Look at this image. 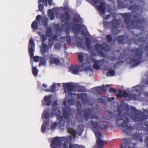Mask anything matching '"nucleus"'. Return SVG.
<instances>
[{
	"label": "nucleus",
	"mask_w": 148,
	"mask_h": 148,
	"mask_svg": "<svg viewBox=\"0 0 148 148\" xmlns=\"http://www.w3.org/2000/svg\"><path fill=\"white\" fill-rule=\"evenodd\" d=\"M118 7L121 8H127L136 14L133 16L134 18H140L137 20H130L131 17L130 13L127 12L121 13V16L124 18V22L126 25V28L129 29H139L143 31L144 27L141 25H138L139 24H142L145 22V18L140 14L143 12V9L140 6L135 4L129 6L128 5H125L121 0H117Z\"/></svg>",
	"instance_id": "1"
},
{
	"label": "nucleus",
	"mask_w": 148,
	"mask_h": 148,
	"mask_svg": "<svg viewBox=\"0 0 148 148\" xmlns=\"http://www.w3.org/2000/svg\"><path fill=\"white\" fill-rule=\"evenodd\" d=\"M148 110H145L142 112L138 110L132 113L131 115V118L135 121H140L143 122L145 121L144 124L146 126V128L143 127L139 128V130H145L147 134V136L145 139V143L146 146L145 147L148 148ZM135 145L131 143V140L129 138L127 139L125 143H123L121 145L120 148H136Z\"/></svg>",
	"instance_id": "2"
},
{
	"label": "nucleus",
	"mask_w": 148,
	"mask_h": 148,
	"mask_svg": "<svg viewBox=\"0 0 148 148\" xmlns=\"http://www.w3.org/2000/svg\"><path fill=\"white\" fill-rule=\"evenodd\" d=\"M129 114L127 112L123 113V116L122 114L119 112L115 116L116 125L119 127H121L123 128L125 127L127 130L130 129L129 132L132 130H138V124L134 125L131 128L132 125L129 123L128 116Z\"/></svg>",
	"instance_id": "3"
},
{
	"label": "nucleus",
	"mask_w": 148,
	"mask_h": 148,
	"mask_svg": "<svg viewBox=\"0 0 148 148\" xmlns=\"http://www.w3.org/2000/svg\"><path fill=\"white\" fill-rule=\"evenodd\" d=\"M130 94H128L125 91L123 92V95L125 98H127V100H130L131 99L137 100L140 98L141 94V92L140 90L139 86L138 85L133 87L132 90L131 91Z\"/></svg>",
	"instance_id": "4"
},
{
	"label": "nucleus",
	"mask_w": 148,
	"mask_h": 148,
	"mask_svg": "<svg viewBox=\"0 0 148 148\" xmlns=\"http://www.w3.org/2000/svg\"><path fill=\"white\" fill-rule=\"evenodd\" d=\"M133 51L135 52V55L133 57L130 59L129 64L132 66L134 67L138 65L141 63L143 51L138 48H136Z\"/></svg>",
	"instance_id": "5"
},
{
	"label": "nucleus",
	"mask_w": 148,
	"mask_h": 148,
	"mask_svg": "<svg viewBox=\"0 0 148 148\" xmlns=\"http://www.w3.org/2000/svg\"><path fill=\"white\" fill-rule=\"evenodd\" d=\"M95 49L98 54L103 57H105V55L102 50L106 52L110 50L109 46L105 43H103L101 44L99 43L96 44L95 45Z\"/></svg>",
	"instance_id": "6"
},
{
	"label": "nucleus",
	"mask_w": 148,
	"mask_h": 148,
	"mask_svg": "<svg viewBox=\"0 0 148 148\" xmlns=\"http://www.w3.org/2000/svg\"><path fill=\"white\" fill-rule=\"evenodd\" d=\"M90 125L92 128L93 131L94 132V130L100 131L99 129H106L108 127V122L107 121H99L98 123L97 121H94L91 120L90 121Z\"/></svg>",
	"instance_id": "7"
},
{
	"label": "nucleus",
	"mask_w": 148,
	"mask_h": 148,
	"mask_svg": "<svg viewBox=\"0 0 148 148\" xmlns=\"http://www.w3.org/2000/svg\"><path fill=\"white\" fill-rule=\"evenodd\" d=\"M63 116H58V119L60 123V126L61 125L62 127H64V123H61V122L63 121V118L66 120L70 121V116L71 115L72 112L71 109L69 107H67L66 109H63Z\"/></svg>",
	"instance_id": "8"
},
{
	"label": "nucleus",
	"mask_w": 148,
	"mask_h": 148,
	"mask_svg": "<svg viewBox=\"0 0 148 148\" xmlns=\"http://www.w3.org/2000/svg\"><path fill=\"white\" fill-rule=\"evenodd\" d=\"M35 43L32 39H30L29 41V44L28 45V52L29 53L30 57L33 58L34 62H35L39 61L40 57L38 56H34V51L35 49Z\"/></svg>",
	"instance_id": "9"
},
{
	"label": "nucleus",
	"mask_w": 148,
	"mask_h": 148,
	"mask_svg": "<svg viewBox=\"0 0 148 148\" xmlns=\"http://www.w3.org/2000/svg\"><path fill=\"white\" fill-rule=\"evenodd\" d=\"M94 110V108H92L83 109L84 117L85 121H88L90 117L91 119H98V117L96 115L94 114L91 115V114L93 112Z\"/></svg>",
	"instance_id": "10"
},
{
	"label": "nucleus",
	"mask_w": 148,
	"mask_h": 148,
	"mask_svg": "<svg viewBox=\"0 0 148 148\" xmlns=\"http://www.w3.org/2000/svg\"><path fill=\"white\" fill-rule=\"evenodd\" d=\"M94 133L97 138L96 143L97 146H95L94 148H103V146L106 144V142L104 143V141L101 139L102 137V133L100 131L94 130Z\"/></svg>",
	"instance_id": "11"
},
{
	"label": "nucleus",
	"mask_w": 148,
	"mask_h": 148,
	"mask_svg": "<svg viewBox=\"0 0 148 148\" xmlns=\"http://www.w3.org/2000/svg\"><path fill=\"white\" fill-rule=\"evenodd\" d=\"M83 67L82 64L81 65H72L69 68V71L73 74H77L79 71H83Z\"/></svg>",
	"instance_id": "12"
},
{
	"label": "nucleus",
	"mask_w": 148,
	"mask_h": 148,
	"mask_svg": "<svg viewBox=\"0 0 148 148\" xmlns=\"http://www.w3.org/2000/svg\"><path fill=\"white\" fill-rule=\"evenodd\" d=\"M63 87L64 88V92H65V89L67 90V92L69 95H71L72 91L75 92V86L73 85L71 83H63Z\"/></svg>",
	"instance_id": "13"
},
{
	"label": "nucleus",
	"mask_w": 148,
	"mask_h": 148,
	"mask_svg": "<svg viewBox=\"0 0 148 148\" xmlns=\"http://www.w3.org/2000/svg\"><path fill=\"white\" fill-rule=\"evenodd\" d=\"M70 18V15L67 11H65L63 14H61L60 16L61 21L62 23H65L64 26L66 25L67 27L69 25V21Z\"/></svg>",
	"instance_id": "14"
},
{
	"label": "nucleus",
	"mask_w": 148,
	"mask_h": 148,
	"mask_svg": "<svg viewBox=\"0 0 148 148\" xmlns=\"http://www.w3.org/2000/svg\"><path fill=\"white\" fill-rule=\"evenodd\" d=\"M134 39L131 38L129 40V37L125 35H119L117 38V40L118 43L122 45L128 43L130 42V40H132Z\"/></svg>",
	"instance_id": "15"
},
{
	"label": "nucleus",
	"mask_w": 148,
	"mask_h": 148,
	"mask_svg": "<svg viewBox=\"0 0 148 148\" xmlns=\"http://www.w3.org/2000/svg\"><path fill=\"white\" fill-rule=\"evenodd\" d=\"M62 140L60 138L57 137L53 138L52 140L51 143L53 145L60 147L61 145Z\"/></svg>",
	"instance_id": "16"
},
{
	"label": "nucleus",
	"mask_w": 148,
	"mask_h": 148,
	"mask_svg": "<svg viewBox=\"0 0 148 148\" xmlns=\"http://www.w3.org/2000/svg\"><path fill=\"white\" fill-rule=\"evenodd\" d=\"M60 62V61L58 58H56L53 56H50V60L49 64L50 65L55 64L57 65Z\"/></svg>",
	"instance_id": "17"
},
{
	"label": "nucleus",
	"mask_w": 148,
	"mask_h": 148,
	"mask_svg": "<svg viewBox=\"0 0 148 148\" xmlns=\"http://www.w3.org/2000/svg\"><path fill=\"white\" fill-rule=\"evenodd\" d=\"M77 97L78 99H81L82 102L84 104H86L87 99V95L86 93L77 94Z\"/></svg>",
	"instance_id": "18"
},
{
	"label": "nucleus",
	"mask_w": 148,
	"mask_h": 148,
	"mask_svg": "<svg viewBox=\"0 0 148 148\" xmlns=\"http://www.w3.org/2000/svg\"><path fill=\"white\" fill-rule=\"evenodd\" d=\"M98 9L100 14H103L105 13V10L104 3L102 2L100 3L99 6H98Z\"/></svg>",
	"instance_id": "19"
},
{
	"label": "nucleus",
	"mask_w": 148,
	"mask_h": 148,
	"mask_svg": "<svg viewBox=\"0 0 148 148\" xmlns=\"http://www.w3.org/2000/svg\"><path fill=\"white\" fill-rule=\"evenodd\" d=\"M95 90H96L98 92L102 91L106 92L107 89H106L105 86L104 85H103L102 86H98L93 88Z\"/></svg>",
	"instance_id": "20"
},
{
	"label": "nucleus",
	"mask_w": 148,
	"mask_h": 148,
	"mask_svg": "<svg viewBox=\"0 0 148 148\" xmlns=\"http://www.w3.org/2000/svg\"><path fill=\"white\" fill-rule=\"evenodd\" d=\"M42 48L41 49V53L42 55L45 54V52H47L48 51V45L42 42Z\"/></svg>",
	"instance_id": "21"
},
{
	"label": "nucleus",
	"mask_w": 148,
	"mask_h": 148,
	"mask_svg": "<svg viewBox=\"0 0 148 148\" xmlns=\"http://www.w3.org/2000/svg\"><path fill=\"white\" fill-rule=\"evenodd\" d=\"M82 112H81V113L79 112H77V113L75 116L76 119L79 123H82L83 122V117L81 114Z\"/></svg>",
	"instance_id": "22"
},
{
	"label": "nucleus",
	"mask_w": 148,
	"mask_h": 148,
	"mask_svg": "<svg viewBox=\"0 0 148 148\" xmlns=\"http://www.w3.org/2000/svg\"><path fill=\"white\" fill-rule=\"evenodd\" d=\"M133 138L136 140L139 141L141 142L143 141V139L139 133H135L133 136Z\"/></svg>",
	"instance_id": "23"
},
{
	"label": "nucleus",
	"mask_w": 148,
	"mask_h": 148,
	"mask_svg": "<svg viewBox=\"0 0 148 148\" xmlns=\"http://www.w3.org/2000/svg\"><path fill=\"white\" fill-rule=\"evenodd\" d=\"M107 115L106 116L107 119H112L114 117L115 114L114 113L110 111H107Z\"/></svg>",
	"instance_id": "24"
},
{
	"label": "nucleus",
	"mask_w": 148,
	"mask_h": 148,
	"mask_svg": "<svg viewBox=\"0 0 148 148\" xmlns=\"http://www.w3.org/2000/svg\"><path fill=\"white\" fill-rule=\"evenodd\" d=\"M108 99V97L105 96H102L98 99V101L102 103L105 104Z\"/></svg>",
	"instance_id": "25"
},
{
	"label": "nucleus",
	"mask_w": 148,
	"mask_h": 148,
	"mask_svg": "<svg viewBox=\"0 0 148 148\" xmlns=\"http://www.w3.org/2000/svg\"><path fill=\"white\" fill-rule=\"evenodd\" d=\"M81 28V25L80 24H75L74 27L73 28V32H75L76 33L79 31Z\"/></svg>",
	"instance_id": "26"
},
{
	"label": "nucleus",
	"mask_w": 148,
	"mask_h": 148,
	"mask_svg": "<svg viewBox=\"0 0 148 148\" xmlns=\"http://www.w3.org/2000/svg\"><path fill=\"white\" fill-rule=\"evenodd\" d=\"M67 130L69 133L71 134L73 137H75L76 132L75 129L73 128L69 127L68 128Z\"/></svg>",
	"instance_id": "27"
},
{
	"label": "nucleus",
	"mask_w": 148,
	"mask_h": 148,
	"mask_svg": "<svg viewBox=\"0 0 148 148\" xmlns=\"http://www.w3.org/2000/svg\"><path fill=\"white\" fill-rule=\"evenodd\" d=\"M47 29L46 32V35L49 37H51L52 35V31L51 27H48L46 28Z\"/></svg>",
	"instance_id": "28"
},
{
	"label": "nucleus",
	"mask_w": 148,
	"mask_h": 148,
	"mask_svg": "<svg viewBox=\"0 0 148 148\" xmlns=\"http://www.w3.org/2000/svg\"><path fill=\"white\" fill-rule=\"evenodd\" d=\"M49 122V120L48 121H45L43 123L42 125L41 126V131L43 133H44L46 131V126L48 125Z\"/></svg>",
	"instance_id": "29"
},
{
	"label": "nucleus",
	"mask_w": 148,
	"mask_h": 148,
	"mask_svg": "<svg viewBox=\"0 0 148 148\" xmlns=\"http://www.w3.org/2000/svg\"><path fill=\"white\" fill-rule=\"evenodd\" d=\"M145 41L144 37H143L136 40L135 42L136 45H138L140 43H144Z\"/></svg>",
	"instance_id": "30"
},
{
	"label": "nucleus",
	"mask_w": 148,
	"mask_h": 148,
	"mask_svg": "<svg viewBox=\"0 0 148 148\" xmlns=\"http://www.w3.org/2000/svg\"><path fill=\"white\" fill-rule=\"evenodd\" d=\"M107 66L106 69L108 71V73H107L106 74H115L114 70L112 69V68L109 66Z\"/></svg>",
	"instance_id": "31"
},
{
	"label": "nucleus",
	"mask_w": 148,
	"mask_h": 148,
	"mask_svg": "<svg viewBox=\"0 0 148 148\" xmlns=\"http://www.w3.org/2000/svg\"><path fill=\"white\" fill-rule=\"evenodd\" d=\"M84 129V126L82 125H79L77 127L78 131L80 132L78 133V135L80 136L81 135L82 132H83Z\"/></svg>",
	"instance_id": "32"
},
{
	"label": "nucleus",
	"mask_w": 148,
	"mask_h": 148,
	"mask_svg": "<svg viewBox=\"0 0 148 148\" xmlns=\"http://www.w3.org/2000/svg\"><path fill=\"white\" fill-rule=\"evenodd\" d=\"M77 112L80 113L82 112V105L80 102L79 101L77 102Z\"/></svg>",
	"instance_id": "33"
},
{
	"label": "nucleus",
	"mask_w": 148,
	"mask_h": 148,
	"mask_svg": "<svg viewBox=\"0 0 148 148\" xmlns=\"http://www.w3.org/2000/svg\"><path fill=\"white\" fill-rule=\"evenodd\" d=\"M53 27L57 32L59 33L62 32V28L60 27L59 24H55L53 25Z\"/></svg>",
	"instance_id": "34"
},
{
	"label": "nucleus",
	"mask_w": 148,
	"mask_h": 148,
	"mask_svg": "<svg viewBox=\"0 0 148 148\" xmlns=\"http://www.w3.org/2000/svg\"><path fill=\"white\" fill-rule=\"evenodd\" d=\"M42 22L44 23V25L45 27L46 28H47L48 23L49 21L48 18L44 17L42 19Z\"/></svg>",
	"instance_id": "35"
},
{
	"label": "nucleus",
	"mask_w": 148,
	"mask_h": 148,
	"mask_svg": "<svg viewBox=\"0 0 148 148\" xmlns=\"http://www.w3.org/2000/svg\"><path fill=\"white\" fill-rule=\"evenodd\" d=\"M31 27L34 29H37L38 27V23L36 21H34L31 24Z\"/></svg>",
	"instance_id": "36"
},
{
	"label": "nucleus",
	"mask_w": 148,
	"mask_h": 148,
	"mask_svg": "<svg viewBox=\"0 0 148 148\" xmlns=\"http://www.w3.org/2000/svg\"><path fill=\"white\" fill-rule=\"evenodd\" d=\"M85 45L86 48H89L90 46V39L88 37L85 38Z\"/></svg>",
	"instance_id": "37"
},
{
	"label": "nucleus",
	"mask_w": 148,
	"mask_h": 148,
	"mask_svg": "<svg viewBox=\"0 0 148 148\" xmlns=\"http://www.w3.org/2000/svg\"><path fill=\"white\" fill-rule=\"evenodd\" d=\"M46 60L44 58L40 57V62L39 64V66H44L46 64Z\"/></svg>",
	"instance_id": "38"
},
{
	"label": "nucleus",
	"mask_w": 148,
	"mask_h": 148,
	"mask_svg": "<svg viewBox=\"0 0 148 148\" xmlns=\"http://www.w3.org/2000/svg\"><path fill=\"white\" fill-rule=\"evenodd\" d=\"M84 57L83 54L82 53L80 52L78 53V58L79 62H82L83 60Z\"/></svg>",
	"instance_id": "39"
},
{
	"label": "nucleus",
	"mask_w": 148,
	"mask_h": 148,
	"mask_svg": "<svg viewBox=\"0 0 148 148\" xmlns=\"http://www.w3.org/2000/svg\"><path fill=\"white\" fill-rule=\"evenodd\" d=\"M112 26L114 28H116V26L119 25L118 21L116 19H114L112 21Z\"/></svg>",
	"instance_id": "40"
},
{
	"label": "nucleus",
	"mask_w": 148,
	"mask_h": 148,
	"mask_svg": "<svg viewBox=\"0 0 148 148\" xmlns=\"http://www.w3.org/2000/svg\"><path fill=\"white\" fill-rule=\"evenodd\" d=\"M95 60L100 66L103 65L105 63V60L104 59H103L100 60Z\"/></svg>",
	"instance_id": "41"
},
{
	"label": "nucleus",
	"mask_w": 148,
	"mask_h": 148,
	"mask_svg": "<svg viewBox=\"0 0 148 148\" xmlns=\"http://www.w3.org/2000/svg\"><path fill=\"white\" fill-rule=\"evenodd\" d=\"M43 1H44V0H38V10L40 11H42L44 8V6L43 5L40 4V3Z\"/></svg>",
	"instance_id": "42"
},
{
	"label": "nucleus",
	"mask_w": 148,
	"mask_h": 148,
	"mask_svg": "<svg viewBox=\"0 0 148 148\" xmlns=\"http://www.w3.org/2000/svg\"><path fill=\"white\" fill-rule=\"evenodd\" d=\"M94 63L95 64H93V66L94 69L97 70H99L100 68V66L97 63V62L95 60L94 62Z\"/></svg>",
	"instance_id": "43"
},
{
	"label": "nucleus",
	"mask_w": 148,
	"mask_h": 148,
	"mask_svg": "<svg viewBox=\"0 0 148 148\" xmlns=\"http://www.w3.org/2000/svg\"><path fill=\"white\" fill-rule=\"evenodd\" d=\"M56 84L53 83V84L51 86L50 88V91L51 92H54L56 90Z\"/></svg>",
	"instance_id": "44"
},
{
	"label": "nucleus",
	"mask_w": 148,
	"mask_h": 148,
	"mask_svg": "<svg viewBox=\"0 0 148 148\" xmlns=\"http://www.w3.org/2000/svg\"><path fill=\"white\" fill-rule=\"evenodd\" d=\"M82 19L80 17H74L73 18V21L75 23L80 22L81 21Z\"/></svg>",
	"instance_id": "45"
},
{
	"label": "nucleus",
	"mask_w": 148,
	"mask_h": 148,
	"mask_svg": "<svg viewBox=\"0 0 148 148\" xmlns=\"http://www.w3.org/2000/svg\"><path fill=\"white\" fill-rule=\"evenodd\" d=\"M77 91L78 92H85V89L84 87L82 86L79 87L77 89Z\"/></svg>",
	"instance_id": "46"
},
{
	"label": "nucleus",
	"mask_w": 148,
	"mask_h": 148,
	"mask_svg": "<svg viewBox=\"0 0 148 148\" xmlns=\"http://www.w3.org/2000/svg\"><path fill=\"white\" fill-rule=\"evenodd\" d=\"M106 38L108 42H111L112 40V36L110 35H107L106 36Z\"/></svg>",
	"instance_id": "47"
},
{
	"label": "nucleus",
	"mask_w": 148,
	"mask_h": 148,
	"mask_svg": "<svg viewBox=\"0 0 148 148\" xmlns=\"http://www.w3.org/2000/svg\"><path fill=\"white\" fill-rule=\"evenodd\" d=\"M61 45L60 43H56L54 45V47L56 49H60Z\"/></svg>",
	"instance_id": "48"
},
{
	"label": "nucleus",
	"mask_w": 148,
	"mask_h": 148,
	"mask_svg": "<svg viewBox=\"0 0 148 148\" xmlns=\"http://www.w3.org/2000/svg\"><path fill=\"white\" fill-rule=\"evenodd\" d=\"M49 11L51 12V13H49V19L50 20H53L55 18L54 15L51 10H49Z\"/></svg>",
	"instance_id": "49"
},
{
	"label": "nucleus",
	"mask_w": 148,
	"mask_h": 148,
	"mask_svg": "<svg viewBox=\"0 0 148 148\" xmlns=\"http://www.w3.org/2000/svg\"><path fill=\"white\" fill-rule=\"evenodd\" d=\"M69 148H79V145L76 144L72 145L70 143L69 145Z\"/></svg>",
	"instance_id": "50"
},
{
	"label": "nucleus",
	"mask_w": 148,
	"mask_h": 148,
	"mask_svg": "<svg viewBox=\"0 0 148 148\" xmlns=\"http://www.w3.org/2000/svg\"><path fill=\"white\" fill-rule=\"evenodd\" d=\"M44 117L43 118L47 119H49L50 117V115L47 112H46L44 114Z\"/></svg>",
	"instance_id": "51"
},
{
	"label": "nucleus",
	"mask_w": 148,
	"mask_h": 148,
	"mask_svg": "<svg viewBox=\"0 0 148 148\" xmlns=\"http://www.w3.org/2000/svg\"><path fill=\"white\" fill-rule=\"evenodd\" d=\"M58 124V123L56 122H54L53 123L51 126V130H54L57 126Z\"/></svg>",
	"instance_id": "52"
},
{
	"label": "nucleus",
	"mask_w": 148,
	"mask_h": 148,
	"mask_svg": "<svg viewBox=\"0 0 148 148\" xmlns=\"http://www.w3.org/2000/svg\"><path fill=\"white\" fill-rule=\"evenodd\" d=\"M66 41L69 44H70L71 42V38L70 36L66 35Z\"/></svg>",
	"instance_id": "53"
},
{
	"label": "nucleus",
	"mask_w": 148,
	"mask_h": 148,
	"mask_svg": "<svg viewBox=\"0 0 148 148\" xmlns=\"http://www.w3.org/2000/svg\"><path fill=\"white\" fill-rule=\"evenodd\" d=\"M109 92H110L116 93L117 92L116 89L113 88H110L109 89Z\"/></svg>",
	"instance_id": "54"
},
{
	"label": "nucleus",
	"mask_w": 148,
	"mask_h": 148,
	"mask_svg": "<svg viewBox=\"0 0 148 148\" xmlns=\"http://www.w3.org/2000/svg\"><path fill=\"white\" fill-rule=\"evenodd\" d=\"M32 71L33 74H37L38 73V71L37 68L34 67L32 69Z\"/></svg>",
	"instance_id": "55"
},
{
	"label": "nucleus",
	"mask_w": 148,
	"mask_h": 148,
	"mask_svg": "<svg viewBox=\"0 0 148 148\" xmlns=\"http://www.w3.org/2000/svg\"><path fill=\"white\" fill-rule=\"evenodd\" d=\"M42 42H44L47 39V36L45 34H42L41 36Z\"/></svg>",
	"instance_id": "56"
},
{
	"label": "nucleus",
	"mask_w": 148,
	"mask_h": 148,
	"mask_svg": "<svg viewBox=\"0 0 148 148\" xmlns=\"http://www.w3.org/2000/svg\"><path fill=\"white\" fill-rule=\"evenodd\" d=\"M52 111L55 113H57L59 111L58 108L56 107H54L52 109Z\"/></svg>",
	"instance_id": "57"
},
{
	"label": "nucleus",
	"mask_w": 148,
	"mask_h": 148,
	"mask_svg": "<svg viewBox=\"0 0 148 148\" xmlns=\"http://www.w3.org/2000/svg\"><path fill=\"white\" fill-rule=\"evenodd\" d=\"M53 42L51 39L49 40L48 45L49 47L51 48L53 46Z\"/></svg>",
	"instance_id": "58"
},
{
	"label": "nucleus",
	"mask_w": 148,
	"mask_h": 148,
	"mask_svg": "<svg viewBox=\"0 0 148 148\" xmlns=\"http://www.w3.org/2000/svg\"><path fill=\"white\" fill-rule=\"evenodd\" d=\"M51 95L49 96H46L44 97V99L45 101H47L50 100V99H51Z\"/></svg>",
	"instance_id": "59"
},
{
	"label": "nucleus",
	"mask_w": 148,
	"mask_h": 148,
	"mask_svg": "<svg viewBox=\"0 0 148 148\" xmlns=\"http://www.w3.org/2000/svg\"><path fill=\"white\" fill-rule=\"evenodd\" d=\"M46 102V104H44L45 103V102L44 101L43 104V105H46L47 106H49L51 105V100H49Z\"/></svg>",
	"instance_id": "60"
},
{
	"label": "nucleus",
	"mask_w": 148,
	"mask_h": 148,
	"mask_svg": "<svg viewBox=\"0 0 148 148\" xmlns=\"http://www.w3.org/2000/svg\"><path fill=\"white\" fill-rule=\"evenodd\" d=\"M145 50L146 52V54L147 56L148 57V42H147L146 44L145 47Z\"/></svg>",
	"instance_id": "61"
},
{
	"label": "nucleus",
	"mask_w": 148,
	"mask_h": 148,
	"mask_svg": "<svg viewBox=\"0 0 148 148\" xmlns=\"http://www.w3.org/2000/svg\"><path fill=\"white\" fill-rule=\"evenodd\" d=\"M130 109L133 111L136 112V110H138L136 109L135 107L132 106H130Z\"/></svg>",
	"instance_id": "62"
},
{
	"label": "nucleus",
	"mask_w": 148,
	"mask_h": 148,
	"mask_svg": "<svg viewBox=\"0 0 148 148\" xmlns=\"http://www.w3.org/2000/svg\"><path fill=\"white\" fill-rule=\"evenodd\" d=\"M143 80L145 84L148 85V77H147L145 79H144V80L143 79Z\"/></svg>",
	"instance_id": "63"
},
{
	"label": "nucleus",
	"mask_w": 148,
	"mask_h": 148,
	"mask_svg": "<svg viewBox=\"0 0 148 148\" xmlns=\"http://www.w3.org/2000/svg\"><path fill=\"white\" fill-rule=\"evenodd\" d=\"M114 99V97H111L110 98H108L107 101H108L110 102H111L113 101Z\"/></svg>",
	"instance_id": "64"
}]
</instances>
